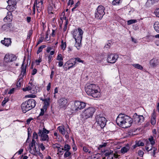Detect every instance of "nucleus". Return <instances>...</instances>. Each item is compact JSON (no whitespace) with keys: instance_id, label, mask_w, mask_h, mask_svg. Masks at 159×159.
I'll return each mask as SVG.
<instances>
[{"instance_id":"f257e3e1","label":"nucleus","mask_w":159,"mask_h":159,"mask_svg":"<svg viewBox=\"0 0 159 159\" xmlns=\"http://www.w3.org/2000/svg\"><path fill=\"white\" fill-rule=\"evenodd\" d=\"M116 121L118 126L124 128H126L131 126L133 120L125 114H120L117 117Z\"/></svg>"},{"instance_id":"f03ea898","label":"nucleus","mask_w":159,"mask_h":159,"mask_svg":"<svg viewBox=\"0 0 159 159\" xmlns=\"http://www.w3.org/2000/svg\"><path fill=\"white\" fill-rule=\"evenodd\" d=\"M98 86L93 84H90L85 88V90L87 93L91 96L93 98H98L100 97V93L98 90Z\"/></svg>"},{"instance_id":"7ed1b4c3","label":"nucleus","mask_w":159,"mask_h":159,"mask_svg":"<svg viewBox=\"0 0 159 159\" xmlns=\"http://www.w3.org/2000/svg\"><path fill=\"white\" fill-rule=\"evenodd\" d=\"M36 102L33 99H30L22 103L21 104V109L24 113H25L35 106Z\"/></svg>"},{"instance_id":"20e7f679","label":"nucleus","mask_w":159,"mask_h":159,"mask_svg":"<svg viewBox=\"0 0 159 159\" xmlns=\"http://www.w3.org/2000/svg\"><path fill=\"white\" fill-rule=\"evenodd\" d=\"M49 131L43 128V130L39 129L38 134L40 137V140L44 141V143L46 144V146H48V143L49 141V138L47 134L49 133Z\"/></svg>"},{"instance_id":"39448f33","label":"nucleus","mask_w":159,"mask_h":159,"mask_svg":"<svg viewBox=\"0 0 159 159\" xmlns=\"http://www.w3.org/2000/svg\"><path fill=\"white\" fill-rule=\"evenodd\" d=\"M95 111V109L93 107H89L86 109L83 112L82 114L83 118L87 119L92 117Z\"/></svg>"},{"instance_id":"423d86ee","label":"nucleus","mask_w":159,"mask_h":159,"mask_svg":"<svg viewBox=\"0 0 159 159\" xmlns=\"http://www.w3.org/2000/svg\"><path fill=\"white\" fill-rule=\"evenodd\" d=\"M105 8L102 6L98 7L95 12V17L98 19H101L105 14Z\"/></svg>"},{"instance_id":"0eeeda50","label":"nucleus","mask_w":159,"mask_h":159,"mask_svg":"<svg viewBox=\"0 0 159 159\" xmlns=\"http://www.w3.org/2000/svg\"><path fill=\"white\" fill-rule=\"evenodd\" d=\"M95 119L97 124L102 128H103L106 125V120L105 117L99 114L96 116Z\"/></svg>"},{"instance_id":"6e6552de","label":"nucleus","mask_w":159,"mask_h":159,"mask_svg":"<svg viewBox=\"0 0 159 159\" xmlns=\"http://www.w3.org/2000/svg\"><path fill=\"white\" fill-rule=\"evenodd\" d=\"M72 34L75 40L76 39H79V38L80 39H82L83 32L81 29L79 28L78 30H74L72 32Z\"/></svg>"},{"instance_id":"1a4fd4ad","label":"nucleus","mask_w":159,"mask_h":159,"mask_svg":"<svg viewBox=\"0 0 159 159\" xmlns=\"http://www.w3.org/2000/svg\"><path fill=\"white\" fill-rule=\"evenodd\" d=\"M16 59L17 57L15 55L7 53L5 55L4 60L5 62L8 63L14 61Z\"/></svg>"},{"instance_id":"9d476101","label":"nucleus","mask_w":159,"mask_h":159,"mask_svg":"<svg viewBox=\"0 0 159 159\" xmlns=\"http://www.w3.org/2000/svg\"><path fill=\"white\" fill-rule=\"evenodd\" d=\"M133 120L135 123L140 125L144 120V117L142 115H138L136 113H135L133 116Z\"/></svg>"},{"instance_id":"9b49d317","label":"nucleus","mask_w":159,"mask_h":159,"mask_svg":"<svg viewBox=\"0 0 159 159\" xmlns=\"http://www.w3.org/2000/svg\"><path fill=\"white\" fill-rule=\"evenodd\" d=\"M85 106V102L76 101L75 102L74 110L76 111H79L84 108Z\"/></svg>"},{"instance_id":"f8f14e48","label":"nucleus","mask_w":159,"mask_h":159,"mask_svg":"<svg viewBox=\"0 0 159 159\" xmlns=\"http://www.w3.org/2000/svg\"><path fill=\"white\" fill-rule=\"evenodd\" d=\"M118 58V55L116 54H110L108 56L107 61L109 63H114Z\"/></svg>"},{"instance_id":"ddd939ff","label":"nucleus","mask_w":159,"mask_h":159,"mask_svg":"<svg viewBox=\"0 0 159 159\" xmlns=\"http://www.w3.org/2000/svg\"><path fill=\"white\" fill-rule=\"evenodd\" d=\"M146 146L145 147V149L147 152H149L150 151L153 149V157H155V155L156 152L157 151V148L155 147H153V145L150 144L148 141H147L146 143Z\"/></svg>"},{"instance_id":"4468645a","label":"nucleus","mask_w":159,"mask_h":159,"mask_svg":"<svg viewBox=\"0 0 159 159\" xmlns=\"http://www.w3.org/2000/svg\"><path fill=\"white\" fill-rule=\"evenodd\" d=\"M59 106L61 108H65L67 106V100L64 98H61L58 100Z\"/></svg>"},{"instance_id":"2eb2a0df","label":"nucleus","mask_w":159,"mask_h":159,"mask_svg":"<svg viewBox=\"0 0 159 159\" xmlns=\"http://www.w3.org/2000/svg\"><path fill=\"white\" fill-rule=\"evenodd\" d=\"M50 98L49 97H48L47 98H45L44 100V101L43 107L45 111L47 110L48 107H49L50 105Z\"/></svg>"},{"instance_id":"dca6fc26","label":"nucleus","mask_w":159,"mask_h":159,"mask_svg":"<svg viewBox=\"0 0 159 159\" xmlns=\"http://www.w3.org/2000/svg\"><path fill=\"white\" fill-rule=\"evenodd\" d=\"M1 43L5 45V46L8 47L11 45V39L6 38H5L4 40H2L1 41Z\"/></svg>"},{"instance_id":"f3484780","label":"nucleus","mask_w":159,"mask_h":159,"mask_svg":"<svg viewBox=\"0 0 159 159\" xmlns=\"http://www.w3.org/2000/svg\"><path fill=\"white\" fill-rule=\"evenodd\" d=\"M11 24L8 23L2 25V29L3 31H8L11 30Z\"/></svg>"},{"instance_id":"a211bd4d","label":"nucleus","mask_w":159,"mask_h":159,"mask_svg":"<svg viewBox=\"0 0 159 159\" xmlns=\"http://www.w3.org/2000/svg\"><path fill=\"white\" fill-rule=\"evenodd\" d=\"M34 86V85L32 83H30V81L29 83V85L27 86H26L25 88H23V90L24 91H26L32 90Z\"/></svg>"},{"instance_id":"6ab92c4d","label":"nucleus","mask_w":159,"mask_h":159,"mask_svg":"<svg viewBox=\"0 0 159 159\" xmlns=\"http://www.w3.org/2000/svg\"><path fill=\"white\" fill-rule=\"evenodd\" d=\"M143 39L148 42H152L154 40V36L149 34L144 37Z\"/></svg>"},{"instance_id":"aec40b11","label":"nucleus","mask_w":159,"mask_h":159,"mask_svg":"<svg viewBox=\"0 0 159 159\" xmlns=\"http://www.w3.org/2000/svg\"><path fill=\"white\" fill-rule=\"evenodd\" d=\"M24 61L21 67V75H22L23 77L25 75L26 69V66H25L24 64Z\"/></svg>"},{"instance_id":"412c9836","label":"nucleus","mask_w":159,"mask_h":159,"mask_svg":"<svg viewBox=\"0 0 159 159\" xmlns=\"http://www.w3.org/2000/svg\"><path fill=\"white\" fill-rule=\"evenodd\" d=\"M150 64L151 66L154 67L158 64V60L156 59H153L150 61Z\"/></svg>"},{"instance_id":"4be33fe9","label":"nucleus","mask_w":159,"mask_h":159,"mask_svg":"<svg viewBox=\"0 0 159 159\" xmlns=\"http://www.w3.org/2000/svg\"><path fill=\"white\" fill-rule=\"evenodd\" d=\"M156 116L155 112H153L152 114V116L151 119V123L153 125H154L156 123Z\"/></svg>"},{"instance_id":"5701e85b","label":"nucleus","mask_w":159,"mask_h":159,"mask_svg":"<svg viewBox=\"0 0 159 159\" xmlns=\"http://www.w3.org/2000/svg\"><path fill=\"white\" fill-rule=\"evenodd\" d=\"M80 38H79V39ZM82 39H76L75 41V46L76 47L78 50H79L80 48L81 45V41Z\"/></svg>"},{"instance_id":"b1692460","label":"nucleus","mask_w":159,"mask_h":159,"mask_svg":"<svg viewBox=\"0 0 159 159\" xmlns=\"http://www.w3.org/2000/svg\"><path fill=\"white\" fill-rule=\"evenodd\" d=\"M129 149L128 146L124 147L122 148L120 150V152L122 154H124L127 152Z\"/></svg>"},{"instance_id":"393cba45","label":"nucleus","mask_w":159,"mask_h":159,"mask_svg":"<svg viewBox=\"0 0 159 159\" xmlns=\"http://www.w3.org/2000/svg\"><path fill=\"white\" fill-rule=\"evenodd\" d=\"M57 129L59 130V132L62 134H65L66 132L64 127L62 126H59L57 128Z\"/></svg>"},{"instance_id":"a878e982","label":"nucleus","mask_w":159,"mask_h":159,"mask_svg":"<svg viewBox=\"0 0 159 159\" xmlns=\"http://www.w3.org/2000/svg\"><path fill=\"white\" fill-rule=\"evenodd\" d=\"M154 28L155 30L157 33L159 32V22H156L154 25Z\"/></svg>"},{"instance_id":"bb28decb","label":"nucleus","mask_w":159,"mask_h":159,"mask_svg":"<svg viewBox=\"0 0 159 159\" xmlns=\"http://www.w3.org/2000/svg\"><path fill=\"white\" fill-rule=\"evenodd\" d=\"M64 157L66 158L67 157L70 158L71 157V153L70 151L65 152L64 155Z\"/></svg>"},{"instance_id":"cd10ccee","label":"nucleus","mask_w":159,"mask_h":159,"mask_svg":"<svg viewBox=\"0 0 159 159\" xmlns=\"http://www.w3.org/2000/svg\"><path fill=\"white\" fill-rule=\"evenodd\" d=\"M70 148L71 147L70 146L69 144H65L64 147H63L64 151L65 152L70 151L69 150Z\"/></svg>"},{"instance_id":"c85d7f7f","label":"nucleus","mask_w":159,"mask_h":159,"mask_svg":"<svg viewBox=\"0 0 159 159\" xmlns=\"http://www.w3.org/2000/svg\"><path fill=\"white\" fill-rule=\"evenodd\" d=\"M144 145V143L140 141L136 142V143L135 145V147H136L138 146H143Z\"/></svg>"},{"instance_id":"c756f323","label":"nucleus","mask_w":159,"mask_h":159,"mask_svg":"<svg viewBox=\"0 0 159 159\" xmlns=\"http://www.w3.org/2000/svg\"><path fill=\"white\" fill-rule=\"evenodd\" d=\"M74 60L76 62V63L77 62H81L83 63H84V61L81 60V59L79 57H76L74 58L71 59V60Z\"/></svg>"},{"instance_id":"7c9ffc66","label":"nucleus","mask_w":159,"mask_h":159,"mask_svg":"<svg viewBox=\"0 0 159 159\" xmlns=\"http://www.w3.org/2000/svg\"><path fill=\"white\" fill-rule=\"evenodd\" d=\"M36 143L34 139H32L31 143L29 144V148H34L35 146Z\"/></svg>"},{"instance_id":"2f4dec72","label":"nucleus","mask_w":159,"mask_h":159,"mask_svg":"<svg viewBox=\"0 0 159 159\" xmlns=\"http://www.w3.org/2000/svg\"><path fill=\"white\" fill-rule=\"evenodd\" d=\"M133 66L134 67L140 70H142L143 69V67L142 66L138 64H133Z\"/></svg>"},{"instance_id":"473e14b6","label":"nucleus","mask_w":159,"mask_h":159,"mask_svg":"<svg viewBox=\"0 0 159 159\" xmlns=\"http://www.w3.org/2000/svg\"><path fill=\"white\" fill-rule=\"evenodd\" d=\"M148 140L149 141V143H150V144L152 145H154L155 143V140L154 139V138L153 137L151 136L150 138H148Z\"/></svg>"},{"instance_id":"72a5a7b5","label":"nucleus","mask_w":159,"mask_h":159,"mask_svg":"<svg viewBox=\"0 0 159 159\" xmlns=\"http://www.w3.org/2000/svg\"><path fill=\"white\" fill-rule=\"evenodd\" d=\"M137 21L136 20L132 19L129 20L127 21V25H129L133 23H136Z\"/></svg>"},{"instance_id":"f704fd0d","label":"nucleus","mask_w":159,"mask_h":159,"mask_svg":"<svg viewBox=\"0 0 159 159\" xmlns=\"http://www.w3.org/2000/svg\"><path fill=\"white\" fill-rule=\"evenodd\" d=\"M113 154V151L111 150H109L108 152H106L104 154L105 157H109L110 155Z\"/></svg>"},{"instance_id":"c9c22d12","label":"nucleus","mask_w":159,"mask_h":159,"mask_svg":"<svg viewBox=\"0 0 159 159\" xmlns=\"http://www.w3.org/2000/svg\"><path fill=\"white\" fill-rule=\"evenodd\" d=\"M45 47V45H42L38 49V50L37 51V54H39L40 52L42 51V49L43 48Z\"/></svg>"},{"instance_id":"e433bc0d","label":"nucleus","mask_w":159,"mask_h":159,"mask_svg":"<svg viewBox=\"0 0 159 159\" xmlns=\"http://www.w3.org/2000/svg\"><path fill=\"white\" fill-rule=\"evenodd\" d=\"M120 0H114L112 2V4L113 5H118L120 3Z\"/></svg>"},{"instance_id":"4c0bfd02","label":"nucleus","mask_w":159,"mask_h":159,"mask_svg":"<svg viewBox=\"0 0 159 159\" xmlns=\"http://www.w3.org/2000/svg\"><path fill=\"white\" fill-rule=\"evenodd\" d=\"M120 0H114L112 2V4L113 5H118L120 3Z\"/></svg>"},{"instance_id":"58836bf2","label":"nucleus","mask_w":159,"mask_h":159,"mask_svg":"<svg viewBox=\"0 0 159 159\" xmlns=\"http://www.w3.org/2000/svg\"><path fill=\"white\" fill-rule=\"evenodd\" d=\"M120 0H114L112 2V4L113 5H118L120 3Z\"/></svg>"},{"instance_id":"ea45409f","label":"nucleus","mask_w":159,"mask_h":159,"mask_svg":"<svg viewBox=\"0 0 159 159\" xmlns=\"http://www.w3.org/2000/svg\"><path fill=\"white\" fill-rule=\"evenodd\" d=\"M9 100L8 98H5L4 100L2 101V106H4L6 103Z\"/></svg>"},{"instance_id":"a19ab883","label":"nucleus","mask_w":159,"mask_h":159,"mask_svg":"<svg viewBox=\"0 0 159 159\" xmlns=\"http://www.w3.org/2000/svg\"><path fill=\"white\" fill-rule=\"evenodd\" d=\"M107 144V143H102L101 144L99 145V147L98 148V150H100L101 148L106 147Z\"/></svg>"},{"instance_id":"79ce46f5","label":"nucleus","mask_w":159,"mask_h":159,"mask_svg":"<svg viewBox=\"0 0 159 159\" xmlns=\"http://www.w3.org/2000/svg\"><path fill=\"white\" fill-rule=\"evenodd\" d=\"M61 147H60V148H58V152L60 153L61 155H62L64 153V150L63 148V147L61 146Z\"/></svg>"},{"instance_id":"37998d69","label":"nucleus","mask_w":159,"mask_h":159,"mask_svg":"<svg viewBox=\"0 0 159 159\" xmlns=\"http://www.w3.org/2000/svg\"><path fill=\"white\" fill-rule=\"evenodd\" d=\"M43 7V5H39L38 6H37V5H36V7L37 8V11L38 12H40L42 9Z\"/></svg>"},{"instance_id":"c03bdc74","label":"nucleus","mask_w":159,"mask_h":159,"mask_svg":"<svg viewBox=\"0 0 159 159\" xmlns=\"http://www.w3.org/2000/svg\"><path fill=\"white\" fill-rule=\"evenodd\" d=\"M61 48L64 50L66 48V42H64L63 40L61 41Z\"/></svg>"},{"instance_id":"a18cd8bd","label":"nucleus","mask_w":159,"mask_h":159,"mask_svg":"<svg viewBox=\"0 0 159 159\" xmlns=\"http://www.w3.org/2000/svg\"><path fill=\"white\" fill-rule=\"evenodd\" d=\"M61 147V146L60 145L57 143L54 144L52 145V147L54 149L57 148L58 149L60 148V147Z\"/></svg>"},{"instance_id":"49530a36","label":"nucleus","mask_w":159,"mask_h":159,"mask_svg":"<svg viewBox=\"0 0 159 159\" xmlns=\"http://www.w3.org/2000/svg\"><path fill=\"white\" fill-rule=\"evenodd\" d=\"M34 148H29V150L30 152L33 154L35 155V152L34 149Z\"/></svg>"},{"instance_id":"de8ad7c7","label":"nucleus","mask_w":159,"mask_h":159,"mask_svg":"<svg viewBox=\"0 0 159 159\" xmlns=\"http://www.w3.org/2000/svg\"><path fill=\"white\" fill-rule=\"evenodd\" d=\"M83 151L85 152H88L89 153H90L91 152V151H89V149L86 147H83Z\"/></svg>"},{"instance_id":"09e8293b","label":"nucleus","mask_w":159,"mask_h":159,"mask_svg":"<svg viewBox=\"0 0 159 159\" xmlns=\"http://www.w3.org/2000/svg\"><path fill=\"white\" fill-rule=\"evenodd\" d=\"M9 16H6L4 18V20L5 22H8L11 21V19L9 17Z\"/></svg>"},{"instance_id":"8fccbe9b","label":"nucleus","mask_w":159,"mask_h":159,"mask_svg":"<svg viewBox=\"0 0 159 159\" xmlns=\"http://www.w3.org/2000/svg\"><path fill=\"white\" fill-rule=\"evenodd\" d=\"M57 60L60 61L63 60V58H62V55L61 54H59L58 55L57 58Z\"/></svg>"},{"instance_id":"3c124183","label":"nucleus","mask_w":159,"mask_h":159,"mask_svg":"<svg viewBox=\"0 0 159 159\" xmlns=\"http://www.w3.org/2000/svg\"><path fill=\"white\" fill-rule=\"evenodd\" d=\"M33 33V30H30L27 35V39H29L30 36L32 35Z\"/></svg>"},{"instance_id":"603ef678","label":"nucleus","mask_w":159,"mask_h":159,"mask_svg":"<svg viewBox=\"0 0 159 159\" xmlns=\"http://www.w3.org/2000/svg\"><path fill=\"white\" fill-rule=\"evenodd\" d=\"M80 2L79 1H78L76 3V4H75V6L72 9V11H73L78 6L80 5Z\"/></svg>"},{"instance_id":"864d4df0","label":"nucleus","mask_w":159,"mask_h":159,"mask_svg":"<svg viewBox=\"0 0 159 159\" xmlns=\"http://www.w3.org/2000/svg\"><path fill=\"white\" fill-rule=\"evenodd\" d=\"M25 97L29 98H35L36 96L35 95L30 94L27 95Z\"/></svg>"},{"instance_id":"5fc2aeb1","label":"nucleus","mask_w":159,"mask_h":159,"mask_svg":"<svg viewBox=\"0 0 159 159\" xmlns=\"http://www.w3.org/2000/svg\"><path fill=\"white\" fill-rule=\"evenodd\" d=\"M44 110H45V109L43 108L41 109V112L39 114V116H42L44 115Z\"/></svg>"},{"instance_id":"6e6d98bb","label":"nucleus","mask_w":159,"mask_h":159,"mask_svg":"<svg viewBox=\"0 0 159 159\" xmlns=\"http://www.w3.org/2000/svg\"><path fill=\"white\" fill-rule=\"evenodd\" d=\"M39 147L42 151H43L45 149L43 143H41Z\"/></svg>"},{"instance_id":"4d7b16f0","label":"nucleus","mask_w":159,"mask_h":159,"mask_svg":"<svg viewBox=\"0 0 159 159\" xmlns=\"http://www.w3.org/2000/svg\"><path fill=\"white\" fill-rule=\"evenodd\" d=\"M31 129L30 128H28V137L29 138V137H30L31 136Z\"/></svg>"},{"instance_id":"13d9d810","label":"nucleus","mask_w":159,"mask_h":159,"mask_svg":"<svg viewBox=\"0 0 159 159\" xmlns=\"http://www.w3.org/2000/svg\"><path fill=\"white\" fill-rule=\"evenodd\" d=\"M148 2L149 3L150 2L152 4H154L156 2H157L158 1V0H148Z\"/></svg>"},{"instance_id":"bf43d9fd","label":"nucleus","mask_w":159,"mask_h":159,"mask_svg":"<svg viewBox=\"0 0 159 159\" xmlns=\"http://www.w3.org/2000/svg\"><path fill=\"white\" fill-rule=\"evenodd\" d=\"M33 138L37 139L38 138V135L35 132H34L33 135Z\"/></svg>"},{"instance_id":"052dcab7","label":"nucleus","mask_w":159,"mask_h":159,"mask_svg":"<svg viewBox=\"0 0 159 159\" xmlns=\"http://www.w3.org/2000/svg\"><path fill=\"white\" fill-rule=\"evenodd\" d=\"M52 7L51 6H50L48 7V11L49 14L53 13L52 11Z\"/></svg>"},{"instance_id":"680f3d73","label":"nucleus","mask_w":159,"mask_h":159,"mask_svg":"<svg viewBox=\"0 0 159 159\" xmlns=\"http://www.w3.org/2000/svg\"><path fill=\"white\" fill-rule=\"evenodd\" d=\"M44 39V37H41V38L38 40L37 45H38L40 44V43H42L43 40Z\"/></svg>"},{"instance_id":"e2e57ef3","label":"nucleus","mask_w":159,"mask_h":159,"mask_svg":"<svg viewBox=\"0 0 159 159\" xmlns=\"http://www.w3.org/2000/svg\"><path fill=\"white\" fill-rule=\"evenodd\" d=\"M138 153L139 156L140 157H143L144 153L143 152L142 150H139Z\"/></svg>"},{"instance_id":"0e129e2a","label":"nucleus","mask_w":159,"mask_h":159,"mask_svg":"<svg viewBox=\"0 0 159 159\" xmlns=\"http://www.w3.org/2000/svg\"><path fill=\"white\" fill-rule=\"evenodd\" d=\"M52 57V56H51L50 55H48V63L49 64H50L51 61V58Z\"/></svg>"},{"instance_id":"69168bd1","label":"nucleus","mask_w":159,"mask_h":159,"mask_svg":"<svg viewBox=\"0 0 159 159\" xmlns=\"http://www.w3.org/2000/svg\"><path fill=\"white\" fill-rule=\"evenodd\" d=\"M33 120V119L32 118H30L26 120V124L28 125L30 124V122Z\"/></svg>"},{"instance_id":"338daca9","label":"nucleus","mask_w":159,"mask_h":159,"mask_svg":"<svg viewBox=\"0 0 159 159\" xmlns=\"http://www.w3.org/2000/svg\"><path fill=\"white\" fill-rule=\"evenodd\" d=\"M155 15L157 17H159V8L157 9L156 10Z\"/></svg>"},{"instance_id":"774afa93","label":"nucleus","mask_w":159,"mask_h":159,"mask_svg":"<svg viewBox=\"0 0 159 159\" xmlns=\"http://www.w3.org/2000/svg\"><path fill=\"white\" fill-rule=\"evenodd\" d=\"M51 88V83H48L47 86V90L49 91Z\"/></svg>"}]
</instances>
